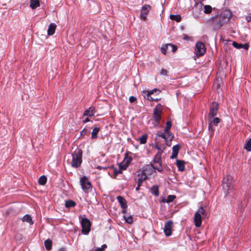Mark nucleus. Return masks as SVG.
Returning a JSON list of instances; mask_svg holds the SVG:
<instances>
[{
	"instance_id": "1",
	"label": "nucleus",
	"mask_w": 251,
	"mask_h": 251,
	"mask_svg": "<svg viewBox=\"0 0 251 251\" xmlns=\"http://www.w3.org/2000/svg\"><path fill=\"white\" fill-rule=\"evenodd\" d=\"M172 127L171 121L168 120L166 122V126L164 130V132L158 133L157 134V137H161L165 139L166 144L168 146H171V141L174 138V135L170 132V129Z\"/></svg>"
},
{
	"instance_id": "2",
	"label": "nucleus",
	"mask_w": 251,
	"mask_h": 251,
	"mask_svg": "<svg viewBox=\"0 0 251 251\" xmlns=\"http://www.w3.org/2000/svg\"><path fill=\"white\" fill-rule=\"evenodd\" d=\"M82 151L78 149L75 150L72 154V161L71 166L74 168H77L79 167L82 163Z\"/></svg>"
},
{
	"instance_id": "3",
	"label": "nucleus",
	"mask_w": 251,
	"mask_h": 251,
	"mask_svg": "<svg viewBox=\"0 0 251 251\" xmlns=\"http://www.w3.org/2000/svg\"><path fill=\"white\" fill-rule=\"evenodd\" d=\"M80 184L81 188L85 193H89L92 189V184L90 180L86 176L80 178Z\"/></svg>"
},
{
	"instance_id": "4",
	"label": "nucleus",
	"mask_w": 251,
	"mask_h": 251,
	"mask_svg": "<svg viewBox=\"0 0 251 251\" xmlns=\"http://www.w3.org/2000/svg\"><path fill=\"white\" fill-rule=\"evenodd\" d=\"M206 216L205 211L202 207L199 208L194 216L195 225L196 227H200L201 224V218Z\"/></svg>"
},
{
	"instance_id": "5",
	"label": "nucleus",
	"mask_w": 251,
	"mask_h": 251,
	"mask_svg": "<svg viewBox=\"0 0 251 251\" xmlns=\"http://www.w3.org/2000/svg\"><path fill=\"white\" fill-rule=\"evenodd\" d=\"M161 105L157 104L153 109V119L154 121L153 125L155 126H158L159 125L160 120L161 118L162 111L161 109Z\"/></svg>"
},
{
	"instance_id": "6",
	"label": "nucleus",
	"mask_w": 251,
	"mask_h": 251,
	"mask_svg": "<svg viewBox=\"0 0 251 251\" xmlns=\"http://www.w3.org/2000/svg\"><path fill=\"white\" fill-rule=\"evenodd\" d=\"M209 22L213 25L214 30L219 29L226 23L219 16L213 17L209 19Z\"/></svg>"
},
{
	"instance_id": "7",
	"label": "nucleus",
	"mask_w": 251,
	"mask_h": 251,
	"mask_svg": "<svg viewBox=\"0 0 251 251\" xmlns=\"http://www.w3.org/2000/svg\"><path fill=\"white\" fill-rule=\"evenodd\" d=\"M82 227L81 232L83 234L87 235L90 231L91 223L86 218H82L80 220Z\"/></svg>"
},
{
	"instance_id": "8",
	"label": "nucleus",
	"mask_w": 251,
	"mask_h": 251,
	"mask_svg": "<svg viewBox=\"0 0 251 251\" xmlns=\"http://www.w3.org/2000/svg\"><path fill=\"white\" fill-rule=\"evenodd\" d=\"M205 45L202 42H198L196 44L195 53L197 56H201L205 52Z\"/></svg>"
},
{
	"instance_id": "9",
	"label": "nucleus",
	"mask_w": 251,
	"mask_h": 251,
	"mask_svg": "<svg viewBox=\"0 0 251 251\" xmlns=\"http://www.w3.org/2000/svg\"><path fill=\"white\" fill-rule=\"evenodd\" d=\"M233 181V177L230 175L226 176L223 181V188L226 190H228L232 187Z\"/></svg>"
},
{
	"instance_id": "10",
	"label": "nucleus",
	"mask_w": 251,
	"mask_h": 251,
	"mask_svg": "<svg viewBox=\"0 0 251 251\" xmlns=\"http://www.w3.org/2000/svg\"><path fill=\"white\" fill-rule=\"evenodd\" d=\"M219 109L218 104L214 101L210 106L209 113L208 114V117L213 118L217 115V112Z\"/></svg>"
},
{
	"instance_id": "11",
	"label": "nucleus",
	"mask_w": 251,
	"mask_h": 251,
	"mask_svg": "<svg viewBox=\"0 0 251 251\" xmlns=\"http://www.w3.org/2000/svg\"><path fill=\"white\" fill-rule=\"evenodd\" d=\"M153 171V168L152 164H149L145 166L141 173V176H146L151 175Z\"/></svg>"
},
{
	"instance_id": "12",
	"label": "nucleus",
	"mask_w": 251,
	"mask_h": 251,
	"mask_svg": "<svg viewBox=\"0 0 251 251\" xmlns=\"http://www.w3.org/2000/svg\"><path fill=\"white\" fill-rule=\"evenodd\" d=\"M220 122V119L218 117H209L208 118V128L209 130L213 132L214 129L212 127V125L217 126L218 124Z\"/></svg>"
},
{
	"instance_id": "13",
	"label": "nucleus",
	"mask_w": 251,
	"mask_h": 251,
	"mask_svg": "<svg viewBox=\"0 0 251 251\" xmlns=\"http://www.w3.org/2000/svg\"><path fill=\"white\" fill-rule=\"evenodd\" d=\"M173 223L172 221H168L165 225L164 232L166 236H169L172 234Z\"/></svg>"
},
{
	"instance_id": "14",
	"label": "nucleus",
	"mask_w": 251,
	"mask_h": 251,
	"mask_svg": "<svg viewBox=\"0 0 251 251\" xmlns=\"http://www.w3.org/2000/svg\"><path fill=\"white\" fill-rule=\"evenodd\" d=\"M151 6L150 5L146 4L144 5L141 11L140 18L141 19L146 20L147 19V15H148L149 11L151 9Z\"/></svg>"
},
{
	"instance_id": "15",
	"label": "nucleus",
	"mask_w": 251,
	"mask_h": 251,
	"mask_svg": "<svg viewBox=\"0 0 251 251\" xmlns=\"http://www.w3.org/2000/svg\"><path fill=\"white\" fill-rule=\"evenodd\" d=\"M219 16L222 20L226 23L231 17V14L229 10H225L223 11Z\"/></svg>"
},
{
	"instance_id": "16",
	"label": "nucleus",
	"mask_w": 251,
	"mask_h": 251,
	"mask_svg": "<svg viewBox=\"0 0 251 251\" xmlns=\"http://www.w3.org/2000/svg\"><path fill=\"white\" fill-rule=\"evenodd\" d=\"M163 151H158L154 156V158L152 162H151V164H156L161 163V155Z\"/></svg>"
},
{
	"instance_id": "17",
	"label": "nucleus",
	"mask_w": 251,
	"mask_h": 251,
	"mask_svg": "<svg viewBox=\"0 0 251 251\" xmlns=\"http://www.w3.org/2000/svg\"><path fill=\"white\" fill-rule=\"evenodd\" d=\"M137 176L138 177V178H137V179H138L137 180V186L136 187L135 189L136 191H138L139 190L140 187L141 186L143 181L147 179V177L140 176V175H139V174H138ZM136 179H137V178H136L135 180H136Z\"/></svg>"
},
{
	"instance_id": "18",
	"label": "nucleus",
	"mask_w": 251,
	"mask_h": 251,
	"mask_svg": "<svg viewBox=\"0 0 251 251\" xmlns=\"http://www.w3.org/2000/svg\"><path fill=\"white\" fill-rule=\"evenodd\" d=\"M232 45L234 47H235V48L238 49L243 48L245 50H247L249 47V44L247 43H245L244 44H239V43H236V42H233L232 43Z\"/></svg>"
},
{
	"instance_id": "19",
	"label": "nucleus",
	"mask_w": 251,
	"mask_h": 251,
	"mask_svg": "<svg viewBox=\"0 0 251 251\" xmlns=\"http://www.w3.org/2000/svg\"><path fill=\"white\" fill-rule=\"evenodd\" d=\"M94 115V107H90L89 109H86L83 113V116H88L90 117H93Z\"/></svg>"
},
{
	"instance_id": "20",
	"label": "nucleus",
	"mask_w": 251,
	"mask_h": 251,
	"mask_svg": "<svg viewBox=\"0 0 251 251\" xmlns=\"http://www.w3.org/2000/svg\"><path fill=\"white\" fill-rule=\"evenodd\" d=\"M56 27V25L54 23L50 24L48 29V34L49 35H53L55 32Z\"/></svg>"
},
{
	"instance_id": "21",
	"label": "nucleus",
	"mask_w": 251,
	"mask_h": 251,
	"mask_svg": "<svg viewBox=\"0 0 251 251\" xmlns=\"http://www.w3.org/2000/svg\"><path fill=\"white\" fill-rule=\"evenodd\" d=\"M117 200L118 202L120 203L121 207L122 208H126V201L125 199H124L122 196H119L117 197Z\"/></svg>"
},
{
	"instance_id": "22",
	"label": "nucleus",
	"mask_w": 251,
	"mask_h": 251,
	"mask_svg": "<svg viewBox=\"0 0 251 251\" xmlns=\"http://www.w3.org/2000/svg\"><path fill=\"white\" fill-rule=\"evenodd\" d=\"M184 161L183 160H176V165L178 167V169L180 171H183L184 170Z\"/></svg>"
},
{
	"instance_id": "23",
	"label": "nucleus",
	"mask_w": 251,
	"mask_h": 251,
	"mask_svg": "<svg viewBox=\"0 0 251 251\" xmlns=\"http://www.w3.org/2000/svg\"><path fill=\"white\" fill-rule=\"evenodd\" d=\"M40 6L38 0H30V6L32 9H35Z\"/></svg>"
},
{
	"instance_id": "24",
	"label": "nucleus",
	"mask_w": 251,
	"mask_h": 251,
	"mask_svg": "<svg viewBox=\"0 0 251 251\" xmlns=\"http://www.w3.org/2000/svg\"><path fill=\"white\" fill-rule=\"evenodd\" d=\"M22 219L23 222H26L29 223L30 225H32L33 224V222L31 216L28 214H26L25 215Z\"/></svg>"
},
{
	"instance_id": "25",
	"label": "nucleus",
	"mask_w": 251,
	"mask_h": 251,
	"mask_svg": "<svg viewBox=\"0 0 251 251\" xmlns=\"http://www.w3.org/2000/svg\"><path fill=\"white\" fill-rule=\"evenodd\" d=\"M45 246L47 250L50 251L52 247V241L48 239L44 242Z\"/></svg>"
},
{
	"instance_id": "26",
	"label": "nucleus",
	"mask_w": 251,
	"mask_h": 251,
	"mask_svg": "<svg viewBox=\"0 0 251 251\" xmlns=\"http://www.w3.org/2000/svg\"><path fill=\"white\" fill-rule=\"evenodd\" d=\"M65 205L66 207L70 208L74 207L76 205V203L74 201L70 200L66 201Z\"/></svg>"
},
{
	"instance_id": "27",
	"label": "nucleus",
	"mask_w": 251,
	"mask_h": 251,
	"mask_svg": "<svg viewBox=\"0 0 251 251\" xmlns=\"http://www.w3.org/2000/svg\"><path fill=\"white\" fill-rule=\"evenodd\" d=\"M151 192L155 196L159 195L158 187L156 185H153L151 189Z\"/></svg>"
},
{
	"instance_id": "28",
	"label": "nucleus",
	"mask_w": 251,
	"mask_h": 251,
	"mask_svg": "<svg viewBox=\"0 0 251 251\" xmlns=\"http://www.w3.org/2000/svg\"><path fill=\"white\" fill-rule=\"evenodd\" d=\"M47 180V178L45 176H44V175L42 176L39 178L38 183L40 185H44L46 183Z\"/></svg>"
},
{
	"instance_id": "29",
	"label": "nucleus",
	"mask_w": 251,
	"mask_h": 251,
	"mask_svg": "<svg viewBox=\"0 0 251 251\" xmlns=\"http://www.w3.org/2000/svg\"><path fill=\"white\" fill-rule=\"evenodd\" d=\"M244 149L248 151H251V138L244 145Z\"/></svg>"
},
{
	"instance_id": "30",
	"label": "nucleus",
	"mask_w": 251,
	"mask_h": 251,
	"mask_svg": "<svg viewBox=\"0 0 251 251\" xmlns=\"http://www.w3.org/2000/svg\"><path fill=\"white\" fill-rule=\"evenodd\" d=\"M170 18L172 20L176 21L179 22L181 21V16L179 15H173L171 14L170 16Z\"/></svg>"
},
{
	"instance_id": "31",
	"label": "nucleus",
	"mask_w": 251,
	"mask_h": 251,
	"mask_svg": "<svg viewBox=\"0 0 251 251\" xmlns=\"http://www.w3.org/2000/svg\"><path fill=\"white\" fill-rule=\"evenodd\" d=\"M153 170H157L158 172H161L163 171V168L161 163L152 164Z\"/></svg>"
},
{
	"instance_id": "32",
	"label": "nucleus",
	"mask_w": 251,
	"mask_h": 251,
	"mask_svg": "<svg viewBox=\"0 0 251 251\" xmlns=\"http://www.w3.org/2000/svg\"><path fill=\"white\" fill-rule=\"evenodd\" d=\"M176 197L175 195H169L167 197V198L166 200L165 199L162 200L163 202H166L167 203H169L171 201H173L175 199Z\"/></svg>"
},
{
	"instance_id": "33",
	"label": "nucleus",
	"mask_w": 251,
	"mask_h": 251,
	"mask_svg": "<svg viewBox=\"0 0 251 251\" xmlns=\"http://www.w3.org/2000/svg\"><path fill=\"white\" fill-rule=\"evenodd\" d=\"M212 11V7L209 5H205L204 6V12L205 14H210Z\"/></svg>"
},
{
	"instance_id": "34",
	"label": "nucleus",
	"mask_w": 251,
	"mask_h": 251,
	"mask_svg": "<svg viewBox=\"0 0 251 251\" xmlns=\"http://www.w3.org/2000/svg\"><path fill=\"white\" fill-rule=\"evenodd\" d=\"M124 218L128 224H132L133 223V217L132 216L129 215V216H126V215H124Z\"/></svg>"
},
{
	"instance_id": "35",
	"label": "nucleus",
	"mask_w": 251,
	"mask_h": 251,
	"mask_svg": "<svg viewBox=\"0 0 251 251\" xmlns=\"http://www.w3.org/2000/svg\"><path fill=\"white\" fill-rule=\"evenodd\" d=\"M147 135L146 134L143 135L140 138L139 141L141 144H144L147 142Z\"/></svg>"
},
{
	"instance_id": "36",
	"label": "nucleus",
	"mask_w": 251,
	"mask_h": 251,
	"mask_svg": "<svg viewBox=\"0 0 251 251\" xmlns=\"http://www.w3.org/2000/svg\"><path fill=\"white\" fill-rule=\"evenodd\" d=\"M180 149V146L179 144L174 146L173 147V152L178 154V151Z\"/></svg>"
},
{
	"instance_id": "37",
	"label": "nucleus",
	"mask_w": 251,
	"mask_h": 251,
	"mask_svg": "<svg viewBox=\"0 0 251 251\" xmlns=\"http://www.w3.org/2000/svg\"><path fill=\"white\" fill-rule=\"evenodd\" d=\"M169 48L168 44L165 45V46H163L162 47L161 49L162 52L164 54H166L167 50H168Z\"/></svg>"
},
{
	"instance_id": "38",
	"label": "nucleus",
	"mask_w": 251,
	"mask_h": 251,
	"mask_svg": "<svg viewBox=\"0 0 251 251\" xmlns=\"http://www.w3.org/2000/svg\"><path fill=\"white\" fill-rule=\"evenodd\" d=\"M145 98H146L147 100H150V101H153V100H158V99L157 98L154 99L152 98L151 95H149V94H146V95L144 96Z\"/></svg>"
},
{
	"instance_id": "39",
	"label": "nucleus",
	"mask_w": 251,
	"mask_h": 251,
	"mask_svg": "<svg viewBox=\"0 0 251 251\" xmlns=\"http://www.w3.org/2000/svg\"><path fill=\"white\" fill-rule=\"evenodd\" d=\"M107 248L106 244H103L100 248H98L95 249V251H103Z\"/></svg>"
},
{
	"instance_id": "40",
	"label": "nucleus",
	"mask_w": 251,
	"mask_h": 251,
	"mask_svg": "<svg viewBox=\"0 0 251 251\" xmlns=\"http://www.w3.org/2000/svg\"><path fill=\"white\" fill-rule=\"evenodd\" d=\"M168 46H169V47H170L171 48L172 51L173 52H175L176 50L177 47L176 46L172 45L171 44H168Z\"/></svg>"
},
{
	"instance_id": "41",
	"label": "nucleus",
	"mask_w": 251,
	"mask_h": 251,
	"mask_svg": "<svg viewBox=\"0 0 251 251\" xmlns=\"http://www.w3.org/2000/svg\"><path fill=\"white\" fill-rule=\"evenodd\" d=\"M114 172L115 175H118V174L122 173V171L120 169H115Z\"/></svg>"
},
{
	"instance_id": "42",
	"label": "nucleus",
	"mask_w": 251,
	"mask_h": 251,
	"mask_svg": "<svg viewBox=\"0 0 251 251\" xmlns=\"http://www.w3.org/2000/svg\"><path fill=\"white\" fill-rule=\"evenodd\" d=\"M167 70L165 69H162L160 72V75H167Z\"/></svg>"
},
{
	"instance_id": "43",
	"label": "nucleus",
	"mask_w": 251,
	"mask_h": 251,
	"mask_svg": "<svg viewBox=\"0 0 251 251\" xmlns=\"http://www.w3.org/2000/svg\"><path fill=\"white\" fill-rule=\"evenodd\" d=\"M136 100V98L134 96H130L129 98V100L131 103L134 102Z\"/></svg>"
},
{
	"instance_id": "44",
	"label": "nucleus",
	"mask_w": 251,
	"mask_h": 251,
	"mask_svg": "<svg viewBox=\"0 0 251 251\" xmlns=\"http://www.w3.org/2000/svg\"><path fill=\"white\" fill-rule=\"evenodd\" d=\"M156 91H158V90H157L156 89L151 90V91H148L146 94H149V95L150 96V95L153 94L154 92H156Z\"/></svg>"
},
{
	"instance_id": "45",
	"label": "nucleus",
	"mask_w": 251,
	"mask_h": 251,
	"mask_svg": "<svg viewBox=\"0 0 251 251\" xmlns=\"http://www.w3.org/2000/svg\"><path fill=\"white\" fill-rule=\"evenodd\" d=\"M177 156V154H176V153L175 152H173L172 151V155L171 156V158L172 159L176 158Z\"/></svg>"
},
{
	"instance_id": "46",
	"label": "nucleus",
	"mask_w": 251,
	"mask_h": 251,
	"mask_svg": "<svg viewBox=\"0 0 251 251\" xmlns=\"http://www.w3.org/2000/svg\"><path fill=\"white\" fill-rule=\"evenodd\" d=\"M246 20L248 22L251 21V13L246 17Z\"/></svg>"
},
{
	"instance_id": "47",
	"label": "nucleus",
	"mask_w": 251,
	"mask_h": 251,
	"mask_svg": "<svg viewBox=\"0 0 251 251\" xmlns=\"http://www.w3.org/2000/svg\"><path fill=\"white\" fill-rule=\"evenodd\" d=\"M100 130V128L97 127H95V138L97 137V135Z\"/></svg>"
},
{
	"instance_id": "48",
	"label": "nucleus",
	"mask_w": 251,
	"mask_h": 251,
	"mask_svg": "<svg viewBox=\"0 0 251 251\" xmlns=\"http://www.w3.org/2000/svg\"><path fill=\"white\" fill-rule=\"evenodd\" d=\"M89 121H90V119H89L88 117H87L86 118H85V119L83 120V123H86L88 122H89Z\"/></svg>"
},
{
	"instance_id": "49",
	"label": "nucleus",
	"mask_w": 251,
	"mask_h": 251,
	"mask_svg": "<svg viewBox=\"0 0 251 251\" xmlns=\"http://www.w3.org/2000/svg\"><path fill=\"white\" fill-rule=\"evenodd\" d=\"M126 166H122V165H120V168L119 169H121V170H126Z\"/></svg>"
},
{
	"instance_id": "50",
	"label": "nucleus",
	"mask_w": 251,
	"mask_h": 251,
	"mask_svg": "<svg viewBox=\"0 0 251 251\" xmlns=\"http://www.w3.org/2000/svg\"><path fill=\"white\" fill-rule=\"evenodd\" d=\"M94 133H95V132H94V128L92 130V135H91V138L92 139L94 138Z\"/></svg>"
},
{
	"instance_id": "51",
	"label": "nucleus",
	"mask_w": 251,
	"mask_h": 251,
	"mask_svg": "<svg viewBox=\"0 0 251 251\" xmlns=\"http://www.w3.org/2000/svg\"><path fill=\"white\" fill-rule=\"evenodd\" d=\"M155 148L159 151H162L158 145H156Z\"/></svg>"
},
{
	"instance_id": "52",
	"label": "nucleus",
	"mask_w": 251,
	"mask_h": 251,
	"mask_svg": "<svg viewBox=\"0 0 251 251\" xmlns=\"http://www.w3.org/2000/svg\"><path fill=\"white\" fill-rule=\"evenodd\" d=\"M123 210H122V212L124 214H125L126 212V208H122Z\"/></svg>"
},
{
	"instance_id": "53",
	"label": "nucleus",
	"mask_w": 251,
	"mask_h": 251,
	"mask_svg": "<svg viewBox=\"0 0 251 251\" xmlns=\"http://www.w3.org/2000/svg\"><path fill=\"white\" fill-rule=\"evenodd\" d=\"M58 251H66V250L65 248H61L60 249H59Z\"/></svg>"
},
{
	"instance_id": "54",
	"label": "nucleus",
	"mask_w": 251,
	"mask_h": 251,
	"mask_svg": "<svg viewBox=\"0 0 251 251\" xmlns=\"http://www.w3.org/2000/svg\"><path fill=\"white\" fill-rule=\"evenodd\" d=\"M187 36H185V37H184V39H187Z\"/></svg>"
},
{
	"instance_id": "55",
	"label": "nucleus",
	"mask_w": 251,
	"mask_h": 251,
	"mask_svg": "<svg viewBox=\"0 0 251 251\" xmlns=\"http://www.w3.org/2000/svg\"><path fill=\"white\" fill-rule=\"evenodd\" d=\"M97 168H98V169H101V167H100V166H98V167H97Z\"/></svg>"
},
{
	"instance_id": "56",
	"label": "nucleus",
	"mask_w": 251,
	"mask_h": 251,
	"mask_svg": "<svg viewBox=\"0 0 251 251\" xmlns=\"http://www.w3.org/2000/svg\"><path fill=\"white\" fill-rule=\"evenodd\" d=\"M89 251H94V250H90Z\"/></svg>"
}]
</instances>
